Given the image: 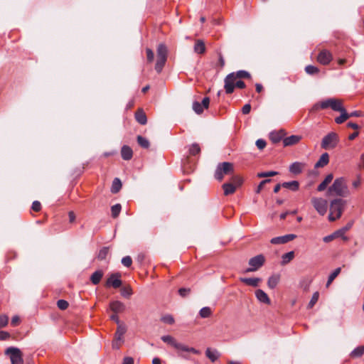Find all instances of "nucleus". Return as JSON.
<instances>
[{"label":"nucleus","mask_w":364,"mask_h":364,"mask_svg":"<svg viewBox=\"0 0 364 364\" xmlns=\"http://www.w3.org/2000/svg\"><path fill=\"white\" fill-rule=\"evenodd\" d=\"M4 354L9 356L11 364H23V353L18 348L9 347L5 350Z\"/></svg>","instance_id":"0eeeda50"},{"label":"nucleus","mask_w":364,"mask_h":364,"mask_svg":"<svg viewBox=\"0 0 364 364\" xmlns=\"http://www.w3.org/2000/svg\"><path fill=\"white\" fill-rule=\"evenodd\" d=\"M218 65L220 66V69H222L225 65V60L223 55L220 53L218 54Z\"/></svg>","instance_id":"bf43d9fd"},{"label":"nucleus","mask_w":364,"mask_h":364,"mask_svg":"<svg viewBox=\"0 0 364 364\" xmlns=\"http://www.w3.org/2000/svg\"><path fill=\"white\" fill-rule=\"evenodd\" d=\"M242 183V180L240 177H235L233 178V183H225L222 187L224 191L225 196H229L234 193L236 191L237 187H239Z\"/></svg>","instance_id":"9d476101"},{"label":"nucleus","mask_w":364,"mask_h":364,"mask_svg":"<svg viewBox=\"0 0 364 364\" xmlns=\"http://www.w3.org/2000/svg\"><path fill=\"white\" fill-rule=\"evenodd\" d=\"M336 112H341V115L335 119L336 123L340 124L348 119V113L346 112L343 105H341V110H336Z\"/></svg>","instance_id":"393cba45"},{"label":"nucleus","mask_w":364,"mask_h":364,"mask_svg":"<svg viewBox=\"0 0 364 364\" xmlns=\"http://www.w3.org/2000/svg\"><path fill=\"white\" fill-rule=\"evenodd\" d=\"M319 298V293L318 291H316L313 294L312 297L308 304V308L311 309L314 307V306L316 304V303L318 301Z\"/></svg>","instance_id":"79ce46f5"},{"label":"nucleus","mask_w":364,"mask_h":364,"mask_svg":"<svg viewBox=\"0 0 364 364\" xmlns=\"http://www.w3.org/2000/svg\"><path fill=\"white\" fill-rule=\"evenodd\" d=\"M203 109H204V107H203L201 103H200L197 101L193 102V109L194 110V112L196 114H200L203 113Z\"/></svg>","instance_id":"a19ab883"},{"label":"nucleus","mask_w":364,"mask_h":364,"mask_svg":"<svg viewBox=\"0 0 364 364\" xmlns=\"http://www.w3.org/2000/svg\"><path fill=\"white\" fill-rule=\"evenodd\" d=\"M194 51L197 53L202 54L205 51V46L203 41L198 40L194 46Z\"/></svg>","instance_id":"473e14b6"},{"label":"nucleus","mask_w":364,"mask_h":364,"mask_svg":"<svg viewBox=\"0 0 364 364\" xmlns=\"http://www.w3.org/2000/svg\"><path fill=\"white\" fill-rule=\"evenodd\" d=\"M211 314H212V310L208 306L203 307L199 311L200 316L203 318L210 317L211 316Z\"/></svg>","instance_id":"4c0bfd02"},{"label":"nucleus","mask_w":364,"mask_h":364,"mask_svg":"<svg viewBox=\"0 0 364 364\" xmlns=\"http://www.w3.org/2000/svg\"><path fill=\"white\" fill-rule=\"evenodd\" d=\"M189 154L192 156H196L200 152V148L198 144L193 143L189 147Z\"/></svg>","instance_id":"58836bf2"},{"label":"nucleus","mask_w":364,"mask_h":364,"mask_svg":"<svg viewBox=\"0 0 364 364\" xmlns=\"http://www.w3.org/2000/svg\"><path fill=\"white\" fill-rule=\"evenodd\" d=\"M332 60L333 55L331 53L326 49L321 50L317 56L318 62L323 65H328Z\"/></svg>","instance_id":"ddd939ff"},{"label":"nucleus","mask_w":364,"mask_h":364,"mask_svg":"<svg viewBox=\"0 0 364 364\" xmlns=\"http://www.w3.org/2000/svg\"><path fill=\"white\" fill-rule=\"evenodd\" d=\"M121 155L124 160L129 161L133 156L132 149L129 146L124 145L121 149Z\"/></svg>","instance_id":"aec40b11"},{"label":"nucleus","mask_w":364,"mask_h":364,"mask_svg":"<svg viewBox=\"0 0 364 364\" xmlns=\"http://www.w3.org/2000/svg\"><path fill=\"white\" fill-rule=\"evenodd\" d=\"M342 102L336 98H328L323 101L318 102L313 105L310 112H316L319 109L331 108L333 111L341 110Z\"/></svg>","instance_id":"7ed1b4c3"},{"label":"nucleus","mask_w":364,"mask_h":364,"mask_svg":"<svg viewBox=\"0 0 364 364\" xmlns=\"http://www.w3.org/2000/svg\"><path fill=\"white\" fill-rule=\"evenodd\" d=\"M304 164L301 162H294L289 166V171L294 174H299L302 172Z\"/></svg>","instance_id":"412c9836"},{"label":"nucleus","mask_w":364,"mask_h":364,"mask_svg":"<svg viewBox=\"0 0 364 364\" xmlns=\"http://www.w3.org/2000/svg\"><path fill=\"white\" fill-rule=\"evenodd\" d=\"M122 206L119 203L115 204L112 206L111 208V212H112V216L115 218L118 217L121 212Z\"/></svg>","instance_id":"ea45409f"},{"label":"nucleus","mask_w":364,"mask_h":364,"mask_svg":"<svg viewBox=\"0 0 364 364\" xmlns=\"http://www.w3.org/2000/svg\"><path fill=\"white\" fill-rule=\"evenodd\" d=\"M364 354V346H360L351 351L350 355L351 358H360Z\"/></svg>","instance_id":"72a5a7b5"},{"label":"nucleus","mask_w":364,"mask_h":364,"mask_svg":"<svg viewBox=\"0 0 364 364\" xmlns=\"http://www.w3.org/2000/svg\"><path fill=\"white\" fill-rule=\"evenodd\" d=\"M278 174V172L271 171H265V172H259L257 173V176L258 178H267L270 176H274Z\"/></svg>","instance_id":"a18cd8bd"},{"label":"nucleus","mask_w":364,"mask_h":364,"mask_svg":"<svg viewBox=\"0 0 364 364\" xmlns=\"http://www.w3.org/2000/svg\"><path fill=\"white\" fill-rule=\"evenodd\" d=\"M122 264L126 267H129L132 264V257L130 256L124 257L122 259Z\"/></svg>","instance_id":"8fccbe9b"},{"label":"nucleus","mask_w":364,"mask_h":364,"mask_svg":"<svg viewBox=\"0 0 364 364\" xmlns=\"http://www.w3.org/2000/svg\"><path fill=\"white\" fill-rule=\"evenodd\" d=\"M31 208L33 210H34L36 212H38L41 208V203L38 200L33 201L32 203Z\"/></svg>","instance_id":"6e6d98bb"},{"label":"nucleus","mask_w":364,"mask_h":364,"mask_svg":"<svg viewBox=\"0 0 364 364\" xmlns=\"http://www.w3.org/2000/svg\"><path fill=\"white\" fill-rule=\"evenodd\" d=\"M345 204V200L341 198L334 199L331 201L330 213L328 215V220L330 221H334L341 216Z\"/></svg>","instance_id":"20e7f679"},{"label":"nucleus","mask_w":364,"mask_h":364,"mask_svg":"<svg viewBox=\"0 0 364 364\" xmlns=\"http://www.w3.org/2000/svg\"><path fill=\"white\" fill-rule=\"evenodd\" d=\"M333 176L332 173L327 175L325 179L318 186L317 191L319 192L323 191L327 186L332 181Z\"/></svg>","instance_id":"a878e982"},{"label":"nucleus","mask_w":364,"mask_h":364,"mask_svg":"<svg viewBox=\"0 0 364 364\" xmlns=\"http://www.w3.org/2000/svg\"><path fill=\"white\" fill-rule=\"evenodd\" d=\"M122 182L118 178H115L112 184L111 192L112 193H117L122 188Z\"/></svg>","instance_id":"f704fd0d"},{"label":"nucleus","mask_w":364,"mask_h":364,"mask_svg":"<svg viewBox=\"0 0 364 364\" xmlns=\"http://www.w3.org/2000/svg\"><path fill=\"white\" fill-rule=\"evenodd\" d=\"M245 83L242 80H238L237 82L235 81V87H238L240 89H244L245 87Z\"/></svg>","instance_id":"69168bd1"},{"label":"nucleus","mask_w":364,"mask_h":364,"mask_svg":"<svg viewBox=\"0 0 364 364\" xmlns=\"http://www.w3.org/2000/svg\"><path fill=\"white\" fill-rule=\"evenodd\" d=\"M255 296L257 300L262 303L269 304L270 299L268 295L262 289H257L255 291Z\"/></svg>","instance_id":"f3484780"},{"label":"nucleus","mask_w":364,"mask_h":364,"mask_svg":"<svg viewBox=\"0 0 364 364\" xmlns=\"http://www.w3.org/2000/svg\"><path fill=\"white\" fill-rule=\"evenodd\" d=\"M309 284H310V282H307V281H301V283H300V286L301 288H303V289L304 291H308L309 290Z\"/></svg>","instance_id":"e2e57ef3"},{"label":"nucleus","mask_w":364,"mask_h":364,"mask_svg":"<svg viewBox=\"0 0 364 364\" xmlns=\"http://www.w3.org/2000/svg\"><path fill=\"white\" fill-rule=\"evenodd\" d=\"M161 321L167 324H173L175 321L174 318L170 314H166L163 316Z\"/></svg>","instance_id":"49530a36"},{"label":"nucleus","mask_w":364,"mask_h":364,"mask_svg":"<svg viewBox=\"0 0 364 364\" xmlns=\"http://www.w3.org/2000/svg\"><path fill=\"white\" fill-rule=\"evenodd\" d=\"M122 364H134V359L132 357H125Z\"/></svg>","instance_id":"774afa93"},{"label":"nucleus","mask_w":364,"mask_h":364,"mask_svg":"<svg viewBox=\"0 0 364 364\" xmlns=\"http://www.w3.org/2000/svg\"><path fill=\"white\" fill-rule=\"evenodd\" d=\"M19 321H20L19 317L18 316H14L11 318V324L13 326H16L19 323Z\"/></svg>","instance_id":"0e129e2a"},{"label":"nucleus","mask_w":364,"mask_h":364,"mask_svg":"<svg viewBox=\"0 0 364 364\" xmlns=\"http://www.w3.org/2000/svg\"><path fill=\"white\" fill-rule=\"evenodd\" d=\"M146 58L149 63H151L154 58V53L153 50L150 48L146 49Z\"/></svg>","instance_id":"603ef678"},{"label":"nucleus","mask_w":364,"mask_h":364,"mask_svg":"<svg viewBox=\"0 0 364 364\" xmlns=\"http://www.w3.org/2000/svg\"><path fill=\"white\" fill-rule=\"evenodd\" d=\"M135 119L136 122L141 125H144L147 122L146 115L141 109H139L136 112Z\"/></svg>","instance_id":"5701e85b"},{"label":"nucleus","mask_w":364,"mask_h":364,"mask_svg":"<svg viewBox=\"0 0 364 364\" xmlns=\"http://www.w3.org/2000/svg\"><path fill=\"white\" fill-rule=\"evenodd\" d=\"M161 339L164 343H167L168 345L171 346L178 351L181 352H186V353H192L193 354H200V350L193 348L189 347L185 344H183L181 343H179L176 341L175 338H173L171 336L166 335L161 337Z\"/></svg>","instance_id":"f03ea898"},{"label":"nucleus","mask_w":364,"mask_h":364,"mask_svg":"<svg viewBox=\"0 0 364 364\" xmlns=\"http://www.w3.org/2000/svg\"><path fill=\"white\" fill-rule=\"evenodd\" d=\"M57 306L60 310H65L68 307L69 304L64 299H60L57 301Z\"/></svg>","instance_id":"09e8293b"},{"label":"nucleus","mask_w":364,"mask_h":364,"mask_svg":"<svg viewBox=\"0 0 364 364\" xmlns=\"http://www.w3.org/2000/svg\"><path fill=\"white\" fill-rule=\"evenodd\" d=\"M279 275L278 274H273L271 277H269L267 281V286L269 289H274L277 285L278 284L279 282Z\"/></svg>","instance_id":"c85d7f7f"},{"label":"nucleus","mask_w":364,"mask_h":364,"mask_svg":"<svg viewBox=\"0 0 364 364\" xmlns=\"http://www.w3.org/2000/svg\"><path fill=\"white\" fill-rule=\"evenodd\" d=\"M305 71L309 75H315L319 72V70L317 67L309 65L306 66Z\"/></svg>","instance_id":"37998d69"},{"label":"nucleus","mask_w":364,"mask_h":364,"mask_svg":"<svg viewBox=\"0 0 364 364\" xmlns=\"http://www.w3.org/2000/svg\"><path fill=\"white\" fill-rule=\"evenodd\" d=\"M284 136V132L282 130L280 132H272L269 134V139L274 144L279 143Z\"/></svg>","instance_id":"b1692460"},{"label":"nucleus","mask_w":364,"mask_h":364,"mask_svg":"<svg viewBox=\"0 0 364 364\" xmlns=\"http://www.w3.org/2000/svg\"><path fill=\"white\" fill-rule=\"evenodd\" d=\"M108 253H109V247H104L99 251L97 258L100 260H103L106 258Z\"/></svg>","instance_id":"c03bdc74"},{"label":"nucleus","mask_w":364,"mask_h":364,"mask_svg":"<svg viewBox=\"0 0 364 364\" xmlns=\"http://www.w3.org/2000/svg\"><path fill=\"white\" fill-rule=\"evenodd\" d=\"M9 321V318L6 315L0 316V328L4 327L7 325Z\"/></svg>","instance_id":"5fc2aeb1"},{"label":"nucleus","mask_w":364,"mask_h":364,"mask_svg":"<svg viewBox=\"0 0 364 364\" xmlns=\"http://www.w3.org/2000/svg\"><path fill=\"white\" fill-rule=\"evenodd\" d=\"M121 294L125 298H129L132 294V290L129 287H123L121 289Z\"/></svg>","instance_id":"de8ad7c7"},{"label":"nucleus","mask_w":364,"mask_h":364,"mask_svg":"<svg viewBox=\"0 0 364 364\" xmlns=\"http://www.w3.org/2000/svg\"><path fill=\"white\" fill-rule=\"evenodd\" d=\"M338 141V134L336 132H331L323 138L321 146L323 149H332L337 146Z\"/></svg>","instance_id":"6e6552de"},{"label":"nucleus","mask_w":364,"mask_h":364,"mask_svg":"<svg viewBox=\"0 0 364 364\" xmlns=\"http://www.w3.org/2000/svg\"><path fill=\"white\" fill-rule=\"evenodd\" d=\"M157 59L155 65V70L160 73L167 60L168 50L165 44L160 43L156 50Z\"/></svg>","instance_id":"39448f33"},{"label":"nucleus","mask_w":364,"mask_h":364,"mask_svg":"<svg viewBox=\"0 0 364 364\" xmlns=\"http://www.w3.org/2000/svg\"><path fill=\"white\" fill-rule=\"evenodd\" d=\"M296 237L294 234H287L282 236L275 237L271 239L270 242L273 245L286 244Z\"/></svg>","instance_id":"4468645a"},{"label":"nucleus","mask_w":364,"mask_h":364,"mask_svg":"<svg viewBox=\"0 0 364 364\" xmlns=\"http://www.w3.org/2000/svg\"><path fill=\"white\" fill-rule=\"evenodd\" d=\"M294 257V252L290 251L287 253H285L282 257V264L285 265L288 264L291 260H292Z\"/></svg>","instance_id":"c9c22d12"},{"label":"nucleus","mask_w":364,"mask_h":364,"mask_svg":"<svg viewBox=\"0 0 364 364\" xmlns=\"http://www.w3.org/2000/svg\"><path fill=\"white\" fill-rule=\"evenodd\" d=\"M209 104H210V99L209 97H205L202 100V102H201V105H203V107L205 109H207L209 106Z\"/></svg>","instance_id":"338daca9"},{"label":"nucleus","mask_w":364,"mask_h":364,"mask_svg":"<svg viewBox=\"0 0 364 364\" xmlns=\"http://www.w3.org/2000/svg\"><path fill=\"white\" fill-rule=\"evenodd\" d=\"M311 203L316 211L321 215H324L327 210V200L321 198H313Z\"/></svg>","instance_id":"f8f14e48"},{"label":"nucleus","mask_w":364,"mask_h":364,"mask_svg":"<svg viewBox=\"0 0 364 364\" xmlns=\"http://www.w3.org/2000/svg\"><path fill=\"white\" fill-rule=\"evenodd\" d=\"M10 338V333L6 331H0V341H4Z\"/></svg>","instance_id":"052dcab7"},{"label":"nucleus","mask_w":364,"mask_h":364,"mask_svg":"<svg viewBox=\"0 0 364 364\" xmlns=\"http://www.w3.org/2000/svg\"><path fill=\"white\" fill-rule=\"evenodd\" d=\"M233 171L232 164L223 162L218 164L215 171V178L219 181L223 179L224 175L229 174Z\"/></svg>","instance_id":"1a4fd4ad"},{"label":"nucleus","mask_w":364,"mask_h":364,"mask_svg":"<svg viewBox=\"0 0 364 364\" xmlns=\"http://www.w3.org/2000/svg\"><path fill=\"white\" fill-rule=\"evenodd\" d=\"M205 355L212 361L215 362L219 358V353L216 350H211L208 348L205 350Z\"/></svg>","instance_id":"7c9ffc66"},{"label":"nucleus","mask_w":364,"mask_h":364,"mask_svg":"<svg viewBox=\"0 0 364 364\" xmlns=\"http://www.w3.org/2000/svg\"><path fill=\"white\" fill-rule=\"evenodd\" d=\"M104 275V272L102 270H97L93 272L90 277V281L94 285H97L100 283Z\"/></svg>","instance_id":"bb28decb"},{"label":"nucleus","mask_w":364,"mask_h":364,"mask_svg":"<svg viewBox=\"0 0 364 364\" xmlns=\"http://www.w3.org/2000/svg\"><path fill=\"white\" fill-rule=\"evenodd\" d=\"M240 280L241 282H242L247 285L253 287H258L259 282L262 281V279L258 277H252V278L241 277L240 279Z\"/></svg>","instance_id":"a211bd4d"},{"label":"nucleus","mask_w":364,"mask_h":364,"mask_svg":"<svg viewBox=\"0 0 364 364\" xmlns=\"http://www.w3.org/2000/svg\"><path fill=\"white\" fill-rule=\"evenodd\" d=\"M301 139V136L299 135H291L290 136L286 137L283 139L284 146H289L294 144H296Z\"/></svg>","instance_id":"dca6fc26"},{"label":"nucleus","mask_w":364,"mask_h":364,"mask_svg":"<svg viewBox=\"0 0 364 364\" xmlns=\"http://www.w3.org/2000/svg\"><path fill=\"white\" fill-rule=\"evenodd\" d=\"M250 74L246 70H239L228 74L225 78L224 88L227 94H232L235 90V81L237 79L250 78Z\"/></svg>","instance_id":"f257e3e1"},{"label":"nucleus","mask_w":364,"mask_h":364,"mask_svg":"<svg viewBox=\"0 0 364 364\" xmlns=\"http://www.w3.org/2000/svg\"><path fill=\"white\" fill-rule=\"evenodd\" d=\"M136 140L139 145L144 149H148L150 146L149 140L142 136L139 135Z\"/></svg>","instance_id":"e433bc0d"},{"label":"nucleus","mask_w":364,"mask_h":364,"mask_svg":"<svg viewBox=\"0 0 364 364\" xmlns=\"http://www.w3.org/2000/svg\"><path fill=\"white\" fill-rule=\"evenodd\" d=\"M110 309L114 313H120L125 309V305L119 301H113L109 304Z\"/></svg>","instance_id":"6ab92c4d"},{"label":"nucleus","mask_w":364,"mask_h":364,"mask_svg":"<svg viewBox=\"0 0 364 364\" xmlns=\"http://www.w3.org/2000/svg\"><path fill=\"white\" fill-rule=\"evenodd\" d=\"M256 146L259 149V150H262L263 149L266 145H267V143L265 141V140L262 139H259L256 141Z\"/></svg>","instance_id":"864d4df0"},{"label":"nucleus","mask_w":364,"mask_h":364,"mask_svg":"<svg viewBox=\"0 0 364 364\" xmlns=\"http://www.w3.org/2000/svg\"><path fill=\"white\" fill-rule=\"evenodd\" d=\"M126 328L122 325H118L117 331L114 334V339L119 340L120 342H123V336L126 333Z\"/></svg>","instance_id":"cd10ccee"},{"label":"nucleus","mask_w":364,"mask_h":364,"mask_svg":"<svg viewBox=\"0 0 364 364\" xmlns=\"http://www.w3.org/2000/svg\"><path fill=\"white\" fill-rule=\"evenodd\" d=\"M328 192L334 193L335 195L345 197L348 193V187L346 184L344 178H338L334 181L333 185L329 187Z\"/></svg>","instance_id":"423d86ee"},{"label":"nucleus","mask_w":364,"mask_h":364,"mask_svg":"<svg viewBox=\"0 0 364 364\" xmlns=\"http://www.w3.org/2000/svg\"><path fill=\"white\" fill-rule=\"evenodd\" d=\"M120 274L119 273H114L110 275L106 282L107 287H112L117 289L122 286V280L119 279Z\"/></svg>","instance_id":"2eb2a0df"},{"label":"nucleus","mask_w":364,"mask_h":364,"mask_svg":"<svg viewBox=\"0 0 364 364\" xmlns=\"http://www.w3.org/2000/svg\"><path fill=\"white\" fill-rule=\"evenodd\" d=\"M341 268L338 267L335 269L328 276L327 282L326 284V287L328 288L331 284L333 282V281L337 277V276L341 273Z\"/></svg>","instance_id":"2f4dec72"},{"label":"nucleus","mask_w":364,"mask_h":364,"mask_svg":"<svg viewBox=\"0 0 364 364\" xmlns=\"http://www.w3.org/2000/svg\"><path fill=\"white\" fill-rule=\"evenodd\" d=\"M265 259L262 255H258L249 260L250 267L246 269V272H255L261 267L264 263Z\"/></svg>","instance_id":"9b49d317"},{"label":"nucleus","mask_w":364,"mask_h":364,"mask_svg":"<svg viewBox=\"0 0 364 364\" xmlns=\"http://www.w3.org/2000/svg\"><path fill=\"white\" fill-rule=\"evenodd\" d=\"M250 110H251V105L250 104L245 105L242 109V114H249Z\"/></svg>","instance_id":"680f3d73"},{"label":"nucleus","mask_w":364,"mask_h":364,"mask_svg":"<svg viewBox=\"0 0 364 364\" xmlns=\"http://www.w3.org/2000/svg\"><path fill=\"white\" fill-rule=\"evenodd\" d=\"M189 292H190V289L180 288L178 289V294L182 297L186 296L189 294Z\"/></svg>","instance_id":"13d9d810"},{"label":"nucleus","mask_w":364,"mask_h":364,"mask_svg":"<svg viewBox=\"0 0 364 364\" xmlns=\"http://www.w3.org/2000/svg\"><path fill=\"white\" fill-rule=\"evenodd\" d=\"M329 162V155L328 153H323L319 158L318 161L315 164L314 167L322 168L326 166Z\"/></svg>","instance_id":"4be33fe9"},{"label":"nucleus","mask_w":364,"mask_h":364,"mask_svg":"<svg viewBox=\"0 0 364 364\" xmlns=\"http://www.w3.org/2000/svg\"><path fill=\"white\" fill-rule=\"evenodd\" d=\"M271 182V179H264L263 181H262L258 185V186L257 187V189L255 191L256 193H259L261 192V191L262 190L264 186L266 184V183H268Z\"/></svg>","instance_id":"3c124183"},{"label":"nucleus","mask_w":364,"mask_h":364,"mask_svg":"<svg viewBox=\"0 0 364 364\" xmlns=\"http://www.w3.org/2000/svg\"><path fill=\"white\" fill-rule=\"evenodd\" d=\"M282 186L285 188L296 191L299 188V183L297 181H291L289 182H284Z\"/></svg>","instance_id":"c756f323"},{"label":"nucleus","mask_w":364,"mask_h":364,"mask_svg":"<svg viewBox=\"0 0 364 364\" xmlns=\"http://www.w3.org/2000/svg\"><path fill=\"white\" fill-rule=\"evenodd\" d=\"M363 116H364V113L361 111H353L350 113H348V118L352 117H363Z\"/></svg>","instance_id":"4d7b16f0"}]
</instances>
